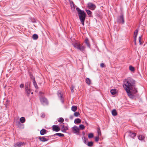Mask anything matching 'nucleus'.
Instances as JSON below:
<instances>
[{
    "label": "nucleus",
    "mask_w": 147,
    "mask_h": 147,
    "mask_svg": "<svg viewBox=\"0 0 147 147\" xmlns=\"http://www.w3.org/2000/svg\"><path fill=\"white\" fill-rule=\"evenodd\" d=\"M134 83L135 81L132 79L128 78L125 80L123 85L128 95L130 98H133L134 94L137 92L136 89L134 85Z\"/></svg>",
    "instance_id": "nucleus-1"
},
{
    "label": "nucleus",
    "mask_w": 147,
    "mask_h": 147,
    "mask_svg": "<svg viewBox=\"0 0 147 147\" xmlns=\"http://www.w3.org/2000/svg\"><path fill=\"white\" fill-rule=\"evenodd\" d=\"M76 10L78 11L79 19L81 22L82 24L84 26V22L86 16V13L84 11L80 10L79 8H76Z\"/></svg>",
    "instance_id": "nucleus-2"
},
{
    "label": "nucleus",
    "mask_w": 147,
    "mask_h": 147,
    "mask_svg": "<svg viewBox=\"0 0 147 147\" xmlns=\"http://www.w3.org/2000/svg\"><path fill=\"white\" fill-rule=\"evenodd\" d=\"M40 100L41 103L43 105H47L48 104L47 99L44 97H41L40 98Z\"/></svg>",
    "instance_id": "nucleus-3"
},
{
    "label": "nucleus",
    "mask_w": 147,
    "mask_h": 147,
    "mask_svg": "<svg viewBox=\"0 0 147 147\" xmlns=\"http://www.w3.org/2000/svg\"><path fill=\"white\" fill-rule=\"evenodd\" d=\"M117 22L120 24H123L124 22V19L123 15H121L118 18Z\"/></svg>",
    "instance_id": "nucleus-4"
},
{
    "label": "nucleus",
    "mask_w": 147,
    "mask_h": 147,
    "mask_svg": "<svg viewBox=\"0 0 147 147\" xmlns=\"http://www.w3.org/2000/svg\"><path fill=\"white\" fill-rule=\"evenodd\" d=\"M52 130L55 131H58L60 130L59 126L56 125H54L52 126Z\"/></svg>",
    "instance_id": "nucleus-5"
},
{
    "label": "nucleus",
    "mask_w": 147,
    "mask_h": 147,
    "mask_svg": "<svg viewBox=\"0 0 147 147\" xmlns=\"http://www.w3.org/2000/svg\"><path fill=\"white\" fill-rule=\"evenodd\" d=\"M88 6L89 9L93 10L96 7V6L92 3H89L88 4Z\"/></svg>",
    "instance_id": "nucleus-6"
},
{
    "label": "nucleus",
    "mask_w": 147,
    "mask_h": 147,
    "mask_svg": "<svg viewBox=\"0 0 147 147\" xmlns=\"http://www.w3.org/2000/svg\"><path fill=\"white\" fill-rule=\"evenodd\" d=\"M26 92L28 96H29L30 93L31 92V90L30 88L28 86H25Z\"/></svg>",
    "instance_id": "nucleus-7"
},
{
    "label": "nucleus",
    "mask_w": 147,
    "mask_h": 147,
    "mask_svg": "<svg viewBox=\"0 0 147 147\" xmlns=\"http://www.w3.org/2000/svg\"><path fill=\"white\" fill-rule=\"evenodd\" d=\"M72 130L74 133L78 134L79 133V129L77 126H75L73 127L72 128Z\"/></svg>",
    "instance_id": "nucleus-8"
},
{
    "label": "nucleus",
    "mask_w": 147,
    "mask_h": 147,
    "mask_svg": "<svg viewBox=\"0 0 147 147\" xmlns=\"http://www.w3.org/2000/svg\"><path fill=\"white\" fill-rule=\"evenodd\" d=\"M61 129H62V131L65 132L67 129V127L65 126L64 123H63L61 125Z\"/></svg>",
    "instance_id": "nucleus-9"
},
{
    "label": "nucleus",
    "mask_w": 147,
    "mask_h": 147,
    "mask_svg": "<svg viewBox=\"0 0 147 147\" xmlns=\"http://www.w3.org/2000/svg\"><path fill=\"white\" fill-rule=\"evenodd\" d=\"M85 47L84 46L82 45L81 44L80 45L79 47L78 48V49L80 50V51L83 52L84 51Z\"/></svg>",
    "instance_id": "nucleus-10"
},
{
    "label": "nucleus",
    "mask_w": 147,
    "mask_h": 147,
    "mask_svg": "<svg viewBox=\"0 0 147 147\" xmlns=\"http://www.w3.org/2000/svg\"><path fill=\"white\" fill-rule=\"evenodd\" d=\"M81 45V44L79 42H77L75 43L74 45V47L78 49L80 47V45Z\"/></svg>",
    "instance_id": "nucleus-11"
},
{
    "label": "nucleus",
    "mask_w": 147,
    "mask_h": 147,
    "mask_svg": "<svg viewBox=\"0 0 147 147\" xmlns=\"http://www.w3.org/2000/svg\"><path fill=\"white\" fill-rule=\"evenodd\" d=\"M33 84L35 87V88L36 89H38V86L37 84L36 83L35 81V78L34 77H33Z\"/></svg>",
    "instance_id": "nucleus-12"
},
{
    "label": "nucleus",
    "mask_w": 147,
    "mask_h": 147,
    "mask_svg": "<svg viewBox=\"0 0 147 147\" xmlns=\"http://www.w3.org/2000/svg\"><path fill=\"white\" fill-rule=\"evenodd\" d=\"M138 33V30H136L134 33V40L136 41L137 36Z\"/></svg>",
    "instance_id": "nucleus-13"
},
{
    "label": "nucleus",
    "mask_w": 147,
    "mask_h": 147,
    "mask_svg": "<svg viewBox=\"0 0 147 147\" xmlns=\"http://www.w3.org/2000/svg\"><path fill=\"white\" fill-rule=\"evenodd\" d=\"M38 138L39 139L40 141L42 142L46 141H47L48 140V139L44 137L41 138L40 137H39Z\"/></svg>",
    "instance_id": "nucleus-14"
},
{
    "label": "nucleus",
    "mask_w": 147,
    "mask_h": 147,
    "mask_svg": "<svg viewBox=\"0 0 147 147\" xmlns=\"http://www.w3.org/2000/svg\"><path fill=\"white\" fill-rule=\"evenodd\" d=\"M85 43L87 45V46L88 47H89L90 46V44L89 43V40L87 38H86L85 40Z\"/></svg>",
    "instance_id": "nucleus-15"
},
{
    "label": "nucleus",
    "mask_w": 147,
    "mask_h": 147,
    "mask_svg": "<svg viewBox=\"0 0 147 147\" xmlns=\"http://www.w3.org/2000/svg\"><path fill=\"white\" fill-rule=\"evenodd\" d=\"M47 131L46 129H42L40 131V134L41 135H43L46 133Z\"/></svg>",
    "instance_id": "nucleus-16"
},
{
    "label": "nucleus",
    "mask_w": 147,
    "mask_h": 147,
    "mask_svg": "<svg viewBox=\"0 0 147 147\" xmlns=\"http://www.w3.org/2000/svg\"><path fill=\"white\" fill-rule=\"evenodd\" d=\"M145 138V137L144 136L142 135H139L138 136V138L139 139L141 140H144Z\"/></svg>",
    "instance_id": "nucleus-17"
},
{
    "label": "nucleus",
    "mask_w": 147,
    "mask_h": 147,
    "mask_svg": "<svg viewBox=\"0 0 147 147\" xmlns=\"http://www.w3.org/2000/svg\"><path fill=\"white\" fill-rule=\"evenodd\" d=\"M86 83L88 85H90L91 84V80L89 78H87L86 79Z\"/></svg>",
    "instance_id": "nucleus-18"
},
{
    "label": "nucleus",
    "mask_w": 147,
    "mask_h": 147,
    "mask_svg": "<svg viewBox=\"0 0 147 147\" xmlns=\"http://www.w3.org/2000/svg\"><path fill=\"white\" fill-rule=\"evenodd\" d=\"M111 93L112 95H114L116 94V90L115 89H112L111 90Z\"/></svg>",
    "instance_id": "nucleus-19"
},
{
    "label": "nucleus",
    "mask_w": 147,
    "mask_h": 147,
    "mask_svg": "<svg viewBox=\"0 0 147 147\" xmlns=\"http://www.w3.org/2000/svg\"><path fill=\"white\" fill-rule=\"evenodd\" d=\"M77 107L75 106H73L71 108V110L74 112H75L77 110Z\"/></svg>",
    "instance_id": "nucleus-20"
},
{
    "label": "nucleus",
    "mask_w": 147,
    "mask_h": 147,
    "mask_svg": "<svg viewBox=\"0 0 147 147\" xmlns=\"http://www.w3.org/2000/svg\"><path fill=\"white\" fill-rule=\"evenodd\" d=\"M81 122V120L79 118H78L74 120V122L75 124L79 123H80Z\"/></svg>",
    "instance_id": "nucleus-21"
},
{
    "label": "nucleus",
    "mask_w": 147,
    "mask_h": 147,
    "mask_svg": "<svg viewBox=\"0 0 147 147\" xmlns=\"http://www.w3.org/2000/svg\"><path fill=\"white\" fill-rule=\"evenodd\" d=\"M22 144V143L21 142H19L15 144L14 146L16 147L17 146L20 147L21 146Z\"/></svg>",
    "instance_id": "nucleus-22"
},
{
    "label": "nucleus",
    "mask_w": 147,
    "mask_h": 147,
    "mask_svg": "<svg viewBox=\"0 0 147 147\" xmlns=\"http://www.w3.org/2000/svg\"><path fill=\"white\" fill-rule=\"evenodd\" d=\"M20 122L22 123H24L25 121V118L24 117H21V118L20 119Z\"/></svg>",
    "instance_id": "nucleus-23"
},
{
    "label": "nucleus",
    "mask_w": 147,
    "mask_h": 147,
    "mask_svg": "<svg viewBox=\"0 0 147 147\" xmlns=\"http://www.w3.org/2000/svg\"><path fill=\"white\" fill-rule=\"evenodd\" d=\"M38 36L36 34H34L33 35L32 38L34 40H36L38 39Z\"/></svg>",
    "instance_id": "nucleus-24"
},
{
    "label": "nucleus",
    "mask_w": 147,
    "mask_h": 147,
    "mask_svg": "<svg viewBox=\"0 0 147 147\" xmlns=\"http://www.w3.org/2000/svg\"><path fill=\"white\" fill-rule=\"evenodd\" d=\"M112 115L113 116H116L117 115V111L115 109H114L112 110Z\"/></svg>",
    "instance_id": "nucleus-25"
},
{
    "label": "nucleus",
    "mask_w": 147,
    "mask_h": 147,
    "mask_svg": "<svg viewBox=\"0 0 147 147\" xmlns=\"http://www.w3.org/2000/svg\"><path fill=\"white\" fill-rule=\"evenodd\" d=\"M129 69L131 71H134L135 70V69L134 67L131 65H130L129 67Z\"/></svg>",
    "instance_id": "nucleus-26"
},
{
    "label": "nucleus",
    "mask_w": 147,
    "mask_h": 147,
    "mask_svg": "<svg viewBox=\"0 0 147 147\" xmlns=\"http://www.w3.org/2000/svg\"><path fill=\"white\" fill-rule=\"evenodd\" d=\"M130 136L132 138H134L136 136V134L134 133H130Z\"/></svg>",
    "instance_id": "nucleus-27"
},
{
    "label": "nucleus",
    "mask_w": 147,
    "mask_h": 147,
    "mask_svg": "<svg viewBox=\"0 0 147 147\" xmlns=\"http://www.w3.org/2000/svg\"><path fill=\"white\" fill-rule=\"evenodd\" d=\"M55 136H61V137H63L64 136V135L63 134H61V133H57L55 134Z\"/></svg>",
    "instance_id": "nucleus-28"
},
{
    "label": "nucleus",
    "mask_w": 147,
    "mask_h": 147,
    "mask_svg": "<svg viewBox=\"0 0 147 147\" xmlns=\"http://www.w3.org/2000/svg\"><path fill=\"white\" fill-rule=\"evenodd\" d=\"M94 136V135L93 133H91L88 134V138H92Z\"/></svg>",
    "instance_id": "nucleus-29"
},
{
    "label": "nucleus",
    "mask_w": 147,
    "mask_h": 147,
    "mask_svg": "<svg viewBox=\"0 0 147 147\" xmlns=\"http://www.w3.org/2000/svg\"><path fill=\"white\" fill-rule=\"evenodd\" d=\"M87 145L89 146H92L93 145V142H89Z\"/></svg>",
    "instance_id": "nucleus-30"
},
{
    "label": "nucleus",
    "mask_w": 147,
    "mask_h": 147,
    "mask_svg": "<svg viewBox=\"0 0 147 147\" xmlns=\"http://www.w3.org/2000/svg\"><path fill=\"white\" fill-rule=\"evenodd\" d=\"M80 115V114L78 112H76L74 113V115L76 117H78Z\"/></svg>",
    "instance_id": "nucleus-31"
},
{
    "label": "nucleus",
    "mask_w": 147,
    "mask_h": 147,
    "mask_svg": "<svg viewBox=\"0 0 147 147\" xmlns=\"http://www.w3.org/2000/svg\"><path fill=\"white\" fill-rule=\"evenodd\" d=\"M64 121V120L63 118L61 117L59 118L58 120V122H61V123L63 122Z\"/></svg>",
    "instance_id": "nucleus-32"
},
{
    "label": "nucleus",
    "mask_w": 147,
    "mask_h": 147,
    "mask_svg": "<svg viewBox=\"0 0 147 147\" xmlns=\"http://www.w3.org/2000/svg\"><path fill=\"white\" fill-rule=\"evenodd\" d=\"M79 127L81 129H85V127L83 125L81 124L79 125Z\"/></svg>",
    "instance_id": "nucleus-33"
},
{
    "label": "nucleus",
    "mask_w": 147,
    "mask_h": 147,
    "mask_svg": "<svg viewBox=\"0 0 147 147\" xmlns=\"http://www.w3.org/2000/svg\"><path fill=\"white\" fill-rule=\"evenodd\" d=\"M98 135V136H100L101 135V132L100 131V129H98L97 131Z\"/></svg>",
    "instance_id": "nucleus-34"
},
{
    "label": "nucleus",
    "mask_w": 147,
    "mask_h": 147,
    "mask_svg": "<svg viewBox=\"0 0 147 147\" xmlns=\"http://www.w3.org/2000/svg\"><path fill=\"white\" fill-rule=\"evenodd\" d=\"M87 13L88 15H90L91 14V11H90L89 10H86Z\"/></svg>",
    "instance_id": "nucleus-35"
},
{
    "label": "nucleus",
    "mask_w": 147,
    "mask_h": 147,
    "mask_svg": "<svg viewBox=\"0 0 147 147\" xmlns=\"http://www.w3.org/2000/svg\"><path fill=\"white\" fill-rule=\"evenodd\" d=\"M57 94L58 96L60 98V99L61 100L62 97V94L60 93H58Z\"/></svg>",
    "instance_id": "nucleus-36"
},
{
    "label": "nucleus",
    "mask_w": 147,
    "mask_h": 147,
    "mask_svg": "<svg viewBox=\"0 0 147 147\" xmlns=\"http://www.w3.org/2000/svg\"><path fill=\"white\" fill-rule=\"evenodd\" d=\"M99 140V136H97L95 138V141L97 142Z\"/></svg>",
    "instance_id": "nucleus-37"
},
{
    "label": "nucleus",
    "mask_w": 147,
    "mask_h": 147,
    "mask_svg": "<svg viewBox=\"0 0 147 147\" xmlns=\"http://www.w3.org/2000/svg\"><path fill=\"white\" fill-rule=\"evenodd\" d=\"M141 38H142V36H140L139 37V42L140 43V44L141 45L142 44V43L141 42Z\"/></svg>",
    "instance_id": "nucleus-38"
},
{
    "label": "nucleus",
    "mask_w": 147,
    "mask_h": 147,
    "mask_svg": "<svg viewBox=\"0 0 147 147\" xmlns=\"http://www.w3.org/2000/svg\"><path fill=\"white\" fill-rule=\"evenodd\" d=\"M74 88V86H71V92H72L74 91L73 90Z\"/></svg>",
    "instance_id": "nucleus-39"
},
{
    "label": "nucleus",
    "mask_w": 147,
    "mask_h": 147,
    "mask_svg": "<svg viewBox=\"0 0 147 147\" xmlns=\"http://www.w3.org/2000/svg\"><path fill=\"white\" fill-rule=\"evenodd\" d=\"M100 66L101 67H104V66H105L104 64L103 63H101V64L100 65Z\"/></svg>",
    "instance_id": "nucleus-40"
},
{
    "label": "nucleus",
    "mask_w": 147,
    "mask_h": 147,
    "mask_svg": "<svg viewBox=\"0 0 147 147\" xmlns=\"http://www.w3.org/2000/svg\"><path fill=\"white\" fill-rule=\"evenodd\" d=\"M24 86V85L23 84H21L20 85V87L21 88H23Z\"/></svg>",
    "instance_id": "nucleus-41"
},
{
    "label": "nucleus",
    "mask_w": 147,
    "mask_h": 147,
    "mask_svg": "<svg viewBox=\"0 0 147 147\" xmlns=\"http://www.w3.org/2000/svg\"><path fill=\"white\" fill-rule=\"evenodd\" d=\"M69 118L71 119H73V116L72 115L70 116L69 117Z\"/></svg>",
    "instance_id": "nucleus-42"
},
{
    "label": "nucleus",
    "mask_w": 147,
    "mask_h": 147,
    "mask_svg": "<svg viewBox=\"0 0 147 147\" xmlns=\"http://www.w3.org/2000/svg\"><path fill=\"white\" fill-rule=\"evenodd\" d=\"M85 123L86 124V125H88V123H87V122L86 121L85 122Z\"/></svg>",
    "instance_id": "nucleus-43"
},
{
    "label": "nucleus",
    "mask_w": 147,
    "mask_h": 147,
    "mask_svg": "<svg viewBox=\"0 0 147 147\" xmlns=\"http://www.w3.org/2000/svg\"><path fill=\"white\" fill-rule=\"evenodd\" d=\"M33 77H34V76H31V78L32 79H33Z\"/></svg>",
    "instance_id": "nucleus-44"
},
{
    "label": "nucleus",
    "mask_w": 147,
    "mask_h": 147,
    "mask_svg": "<svg viewBox=\"0 0 147 147\" xmlns=\"http://www.w3.org/2000/svg\"><path fill=\"white\" fill-rule=\"evenodd\" d=\"M84 139H85V140H84V142H85V143L86 142V139H85V138H84Z\"/></svg>",
    "instance_id": "nucleus-45"
},
{
    "label": "nucleus",
    "mask_w": 147,
    "mask_h": 147,
    "mask_svg": "<svg viewBox=\"0 0 147 147\" xmlns=\"http://www.w3.org/2000/svg\"><path fill=\"white\" fill-rule=\"evenodd\" d=\"M72 6H73V5H72L71 4V7H72Z\"/></svg>",
    "instance_id": "nucleus-46"
},
{
    "label": "nucleus",
    "mask_w": 147,
    "mask_h": 147,
    "mask_svg": "<svg viewBox=\"0 0 147 147\" xmlns=\"http://www.w3.org/2000/svg\"><path fill=\"white\" fill-rule=\"evenodd\" d=\"M72 5H73V7H74V4L73 3H72Z\"/></svg>",
    "instance_id": "nucleus-47"
},
{
    "label": "nucleus",
    "mask_w": 147,
    "mask_h": 147,
    "mask_svg": "<svg viewBox=\"0 0 147 147\" xmlns=\"http://www.w3.org/2000/svg\"><path fill=\"white\" fill-rule=\"evenodd\" d=\"M135 44H136V41H135Z\"/></svg>",
    "instance_id": "nucleus-48"
},
{
    "label": "nucleus",
    "mask_w": 147,
    "mask_h": 147,
    "mask_svg": "<svg viewBox=\"0 0 147 147\" xmlns=\"http://www.w3.org/2000/svg\"><path fill=\"white\" fill-rule=\"evenodd\" d=\"M40 93H42V92H40Z\"/></svg>",
    "instance_id": "nucleus-49"
},
{
    "label": "nucleus",
    "mask_w": 147,
    "mask_h": 147,
    "mask_svg": "<svg viewBox=\"0 0 147 147\" xmlns=\"http://www.w3.org/2000/svg\"><path fill=\"white\" fill-rule=\"evenodd\" d=\"M33 93L32 92L31 93V94H33Z\"/></svg>",
    "instance_id": "nucleus-50"
}]
</instances>
